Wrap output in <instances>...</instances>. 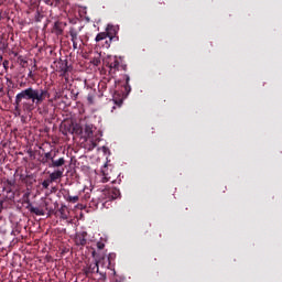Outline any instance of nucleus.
<instances>
[{"label":"nucleus","instance_id":"nucleus-28","mask_svg":"<svg viewBox=\"0 0 282 282\" xmlns=\"http://www.w3.org/2000/svg\"><path fill=\"white\" fill-rule=\"evenodd\" d=\"M0 21H1V14H0Z\"/></svg>","mask_w":282,"mask_h":282},{"label":"nucleus","instance_id":"nucleus-5","mask_svg":"<svg viewBox=\"0 0 282 282\" xmlns=\"http://www.w3.org/2000/svg\"><path fill=\"white\" fill-rule=\"evenodd\" d=\"M101 182L106 184V182H109L111 180V176L109 175V169L107 167V163L101 167Z\"/></svg>","mask_w":282,"mask_h":282},{"label":"nucleus","instance_id":"nucleus-14","mask_svg":"<svg viewBox=\"0 0 282 282\" xmlns=\"http://www.w3.org/2000/svg\"><path fill=\"white\" fill-rule=\"evenodd\" d=\"M110 197H111V199H118V197H120V191L119 189H112Z\"/></svg>","mask_w":282,"mask_h":282},{"label":"nucleus","instance_id":"nucleus-19","mask_svg":"<svg viewBox=\"0 0 282 282\" xmlns=\"http://www.w3.org/2000/svg\"><path fill=\"white\" fill-rule=\"evenodd\" d=\"M89 105H94V95L89 94L87 97Z\"/></svg>","mask_w":282,"mask_h":282},{"label":"nucleus","instance_id":"nucleus-9","mask_svg":"<svg viewBox=\"0 0 282 282\" xmlns=\"http://www.w3.org/2000/svg\"><path fill=\"white\" fill-rule=\"evenodd\" d=\"M108 37H109V33H107V32H101V33H98V34H97L95 41H96L97 43H99V41H105V40H107Z\"/></svg>","mask_w":282,"mask_h":282},{"label":"nucleus","instance_id":"nucleus-26","mask_svg":"<svg viewBox=\"0 0 282 282\" xmlns=\"http://www.w3.org/2000/svg\"><path fill=\"white\" fill-rule=\"evenodd\" d=\"M62 72H67V68L62 69Z\"/></svg>","mask_w":282,"mask_h":282},{"label":"nucleus","instance_id":"nucleus-13","mask_svg":"<svg viewBox=\"0 0 282 282\" xmlns=\"http://www.w3.org/2000/svg\"><path fill=\"white\" fill-rule=\"evenodd\" d=\"M76 243H78L79 246H85V243H87V239H85V237L83 236H78L76 238Z\"/></svg>","mask_w":282,"mask_h":282},{"label":"nucleus","instance_id":"nucleus-16","mask_svg":"<svg viewBox=\"0 0 282 282\" xmlns=\"http://www.w3.org/2000/svg\"><path fill=\"white\" fill-rule=\"evenodd\" d=\"M44 158H46V160H51V162H53L54 158H56V154L52 155V152H46L44 154Z\"/></svg>","mask_w":282,"mask_h":282},{"label":"nucleus","instance_id":"nucleus-20","mask_svg":"<svg viewBox=\"0 0 282 282\" xmlns=\"http://www.w3.org/2000/svg\"><path fill=\"white\" fill-rule=\"evenodd\" d=\"M70 36H72V42L73 43H75L76 40L78 39V35H76V33H72Z\"/></svg>","mask_w":282,"mask_h":282},{"label":"nucleus","instance_id":"nucleus-25","mask_svg":"<svg viewBox=\"0 0 282 282\" xmlns=\"http://www.w3.org/2000/svg\"><path fill=\"white\" fill-rule=\"evenodd\" d=\"M73 47H74V50H76V47H77L76 42H73Z\"/></svg>","mask_w":282,"mask_h":282},{"label":"nucleus","instance_id":"nucleus-8","mask_svg":"<svg viewBox=\"0 0 282 282\" xmlns=\"http://www.w3.org/2000/svg\"><path fill=\"white\" fill-rule=\"evenodd\" d=\"M29 210L30 213H33V215H37V216H43L45 215V210H43L42 208L40 207H34L32 205L29 206Z\"/></svg>","mask_w":282,"mask_h":282},{"label":"nucleus","instance_id":"nucleus-10","mask_svg":"<svg viewBox=\"0 0 282 282\" xmlns=\"http://www.w3.org/2000/svg\"><path fill=\"white\" fill-rule=\"evenodd\" d=\"M88 272H100V268L98 267V262L90 263L88 267Z\"/></svg>","mask_w":282,"mask_h":282},{"label":"nucleus","instance_id":"nucleus-3","mask_svg":"<svg viewBox=\"0 0 282 282\" xmlns=\"http://www.w3.org/2000/svg\"><path fill=\"white\" fill-rule=\"evenodd\" d=\"M63 173H65V169H63V167L52 172L50 174L51 182H56L57 180H62L63 178Z\"/></svg>","mask_w":282,"mask_h":282},{"label":"nucleus","instance_id":"nucleus-21","mask_svg":"<svg viewBox=\"0 0 282 282\" xmlns=\"http://www.w3.org/2000/svg\"><path fill=\"white\" fill-rule=\"evenodd\" d=\"M98 250H102L105 248V245L102 242H97Z\"/></svg>","mask_w":282,"mask_h":282},{"label":"nucleus","instance_id":"nucleus-18","mask_svg":"<svg viewBox=\"0 0 282 282\" xmlns=\"http://www.w3.org/2000/svg\"><path fill=\"white\" fill-rule=\"evenodd\" d=\"M110 69H120V66H118V62L115 61L113 64H110Z\"/></svg>","mask_w":282,"mask_h":282},{"label":"nucleus","instance_id":"nucleus-22","mask_svg":"<svg viewBox=\"0 0 282 282\" xmlns=\"http://www.w3.org/2000/svg\"><path fill=\"white\" fill-rule=\"evenodd\" d=\"M110 45H111V37L108 41H106V45H104V46L110 47Z\"/></svg>","mask_w":282,"mask_h":282},{"label":"nucleus","instance_id":"nucleus-17","mask_svg":"<svg viewBox=\"0 0 282 282\" xmlns=\"http://www.w3.org/2000/svg\"><path fill=\"white\" fill-rule=\"evenodd\" d=\"M50 184H52L51 180H48V181L45 180V181L42 182L43 188H50Z\"/></svg>","mask_w":282,"mask_h":282},{"label":"nucleus","instance_id":"nucleus-23","mask_svg":"<svg viewBox=\"0 0 282 282\" xmlns=\"http://www.w3.org/2000/svg\"><path fill=\"white\" fill-rule=\"evenodd\" d=\"M46 6H52V0H42Z\"/></svg>","mask_w":282,"mask_h":282},{"label":"nucleus","instance_id":"nucleus-6","mask_svg":"<svg viewBox=\"0 0 282 282\" xmlns=\"http://www.w3.org/2000/svg\"><path fill=\"white\" fill-rule=\"evenodd\" d=\"M99 268H104L105 270H109V265H111V260L107 257H102L99 261H97Z\"/></svg>","mask_w":282,"mask_h":282},{"label":"nucleus","instance_id":"nucleus-1","mask_svg":"<svg viewBox=\"0 0 282 282\" xmlns=\"http://www.w3.org/2000/svg\"><path fill=\"white\" fill-rule=\"evenodd\" d=\"M47 96H50V94H47V90L26 88L15 96V109H19V105H21V101L24 99V100H32V104L24 101L22 104L23 110L33 111L34 102L35 105H41V102H43V100H45Z\"/></svg>","mask_w":282,"mask_h":282},{"label":"nucleus","instance_id":"nucleus-27","mask_svg":"<svg viewBox=\"0 0 282 282\" xmlns=\"http://www.w3.org/2000/svg\"><path fill=\"white\" fill-rule=\"evenodd\" d=\"M99 274H101V275H102V274H105V273H104V272H99Z\"/></svg>","mask_w":282,"mask_h":282},{"label":"nucleus","instance_id":"nucleus-12","mask_svg":"<svg viewBox=\"0 0 282 282\" xmlns=\"http://www.w3.org/2000/svg\"><path fill=\"white\" fill-rule=\"evenodd\" d=\"M129 76L126 77V85H124V90H126V94L129 95L131 94V85H129Z\"/></svg>","mask_w":282,"mask_h":282},{"label":"nucleus","instance_id":"nucleus-7","mask_svg":"<svg viewBox=\"0 0 282 282\" xmlns=\"http://www.w3.org/2000/svg\"><path fill=\"white\" fill-rule=\"evenodd\" d=\"M61 219H69V209H67V206L62 205L58 209Z\"/></svg>","mask_w":282,"mask_h":282},{"label":"nucleus","instance_id":"nucleus-11","mask_svg":"<svg viewBox=\"0 0 282 282\" xmlns=\"http://www.w3.org/2000/svg\"><path fill=\"white\" fill-rule=\"evenodd\" d=\"M79 199H80V197L78 195H76V196L68 195L66 197V202H69L70 204H77V202Z\"/></svg>","mask_w":282,"mask_h":282},{"label":"nucleus","instance_id":"nucleus-24","mask_svg":"<svg viewBox=\"0 0 282 282\" xmlns=\"http://www.w3.org/2000/svg\"><path fill=\"white\" fill-rule=\"evenodd\" d=\"M61 76H62V78H65V80H66V83H67V80H68V79H67V73H63Z\"/></svg>","mask_w":282,"mask_h":282},{"label":"nucleus","instance_id":"nucleus-15","mask_svg":"<svg viewBox=\"0 0 282 282\" xmlns=\"http://www.w3.org/2000/svg\"><path fill=\"white\" fill-rule=\"evenodd\" d=\"M93 65L97 67V65H100V54L97 53V56L91 61Z\"/></svg>","mask_w":282,"mask_h":282},{"label":"nucleus","instance_id":"nucleus-4","mask_svg":"<svg viewBox=\"0 0 282 282\" xmlns=\"http://www.w3.org/2000/svg\"><path fill=\"white\" fill-rule=\"evenodd\" d=\"M65 164V158H59L57 160L53 159V162H51V164H48L50 169H61V166H64Z\"/></svg>","mask_w":282,"mask_h":282},{"label":"nucleus","instance_id":"nucleus-2","mask_svg":"<svg viewBox=\"0 0 282 282\" xmlns=\"http://www.w3.org/2000/svg\"><path fill=\"white\" fill-rule=\"evenodd\" d=\"M84 137L93 144V149H96L98 142H100V138H102V132L97 130L94 124H86L84 127Z\"/></svg>","mask_w":282,"mask_h":282}]
</instances>
